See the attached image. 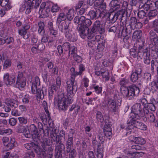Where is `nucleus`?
Instances as JSON below:
<instances>
[{
  "mask_svg": "<svg viewBox=\"0 0 158 158\" xmlns=\"http://www.w3.org/2000/svg\"><path fill=\"white\" fill-rule=\"evenodd\" d=\"M51 141L52 143L55 142V150L57 153L60 154L65 150V147L64 144L62 143V140L65 139V134L64 131L61 130L59 134H57L56 132H53L50 135Z\"/></svg>",
  "mask_w": 158,
  "mask_h": 158,
  "instance_id": "obj_1",
  "label": "nucleus"
},
{
  "mask_svg": "<svg viewBox=\"0 0 158 158\" xmlns=\"http://www.w3.org/2000/svg\"><path fill=\"white\" fill-rule=\"evenodd\" d=\"M122 98L118 95L114 94L113 99H110L108 102V110L111 112H115L118 111V106L121 104Z\"/></svg>",
  "mask_w": 158,
  "mask_h": 158,
  "instance_id": "obj_2",
  "label": "nucleus"
},
{
  "mask_svg": "<svg viewBox=\"0 0 158 158\" xmlns=\"http://www.w3.org/2000/svg\"><path fill=\"white\" fill-rule=\"evenodd\" d=\"M24 3L22 5L19 11L22 12L26 9V14H29L33 8H37L40 4L37 0H24Z\"/></svg>",
  "mask_w": 158,
  "mask_h": 158,
  "instance_id": "obj_3",
  "label": "nucleus"
},
{
  "mask_svg": "<svg viewBox=\"0 0 158 158\" xmlns=\"http://www.w3.org/2000/svg\"><path fill=\"white\" fill-rule=\"evenodd\" d=\"M132 111L134 114L133 117L136 119L143 117L145 114L148 112V111L145 109L144 106L140 103H136L134 104L132 106ZM131 115H133V113H131Z\"/></svg>",
  "mask_w": 158,
  "mask_h": 158,
  "instance_id": "obj_4",
  "label": "nucleus"
},
{
  "mask_svg": "<svg viewBox=\"0 0 158 158\" xmlns=\"http://www.w3.org/2000/svg\"><path fill=\"white\" fill-rule=\"evenodd\" d=\"M67 98L69 104L71 103L73 101V98L75 93L77 90V82H74L73 81L68 80L66 82Z\"/></svg>",
  "mask_w": 158,
  "mask_h": 158,
  "instance_id": "obj_5",
  "label": "nucleus"
},
{
  "mask_svg": "<svg viewBox=\"0 0 158 158\" xmlns=\"http://www.w3.org/2000/svg\"><path fill=\"white\" fill-rule=\"evenodd\" d=\"M56 24L58 25L59 30L64 33L66 38L71 41H74L73 38L72 37L71 33V31L69 28L70 22L69 21H65Z\"/></svg>",
  "mask_w": 158,
  "mask_h": 158,
  "instance_id": "obj_6",
  "label": "nucleus"
},
{
  "mask_svg": "<svg viewBox=\"0 0 158 158\" xmlns=\"http://www.w3.org/2000/svg\"><path fill=\"white\" fill-rule=\"evenodd\" d=\"M135 47L136 48H138L137 52L138 59H142L143 57L144 60H151L149 48H145L144 44L143 43H142L141 44H136Z\"/></svg>",
  "mask_w": 158,
  "mask_h": 158,
  "instance_id": "obj_7",
  "label": "nucleus"
},
{
  "mask_svg": "<svg viewBox=\"0 0 158 158\" xmlns=\"http://www.w3.org/2000/svg\"><path fill=\"white\" fill-rule=\"evenodd\" d=\"M73 136H69L65 144V155H69V158H74L77 154L76 150L73 147Z\"/></svg>",
  "mask_w": 158,
  "mask_h": 158,
  "instance_id": "obj_8",
  "label": "nucleus"
},
{
  "mask_svg": "<svg viewBox=\"0 0 158 158\" xmlns=\"http://www.w3.org/2000/svg\"><path fill=\"white\" fill-rule=\"evenodd\" d=\"M125 96L130 100L134 98L135 95H138L140 92L139 89L135 85H133L128 87L127 91Z\"/></svg>",
  "mask_w": 158,
  "mask_h": 158,
  "instance_id": "obj_9",
  "label": "nucleus"
},
{
  "mask_svg": "<svg viewBox=\"0 0 158 158\" xmlns=\"http://www.w3.org/2000/svg\"><path fill=\"white\" fill-rule=\"evenodd\" d=\"M91 31L93 33L98 31L101 34H103L105 32V25L102 23L99 20H97L94 23L93 27L91 29Z\"/></svg>",
  "mask_w": 158,
  "mask_h": 158,
  "instance_id": "obj_10",
  "label": "nucleus"
},
{
  "mask_svg": "<svg viewBox=\"0 0 158 158\" xmlns=\"http://www.w3.org/2000/svg\"><path fill=\"white\" fill-rule=\"evenodd\" d=\"M132 118L130 120L129 122V125H128L127 128H126L127 131L128 132L127 134H130L133 131V127L139 129L141 122H139L137 120L139 119H136L133 117V115H131Z\"/></svg>",
  "mask_w": 158,
  "mask_h": 158,
  "instance_id": "obj_11",
  "label": "nucleus"
},
{
  "mask_svg": "<svg viewBox=\"0 0 158 158\" xmlns=\"http://www.w3.org/2000/svg\"><path fill=\"white\" fill-rule=\"evenodd\" d=\"M69 104L67 98L64 97L63 95V97L59 96L58 105L60 110H66L68 107Z\"/></svg>",
  "mask_w": 158,
  "mask_h": 158,
  "instance_id": "obj_12",
  "label": "nucleus"
},
{
  "mask_svg": "<svg viewBox=\"0 0 158 158\" xmlns=\"http://www.w3.org/2000/svg\"><path fill=\"white\" fill-rule=\"evenodd\" d=\"M46 3L43 2L41 5L39 12L42 18H45L49 16L50 11V8L48 6L45 7Z\"/></svg>",
  "mask_w": 158,
  "mask_h": 158,
  "instance_id": "obj_13",
  "label": "nucleus"
},
{
  "mask_svg": "<svg viewBox=\"0 0 158 158\" xmlns=\"http://www.w3.org/2000/svg\"><path fill=\"white\" fill-rule=\"evenodd\" d=\"M3 80L7 86H10L14 84L15 81V77L14 75H10L9 73L4 74Z\"/></svg>",
  "mask_w": 158,
  "mask_h": 158,
  "instance_id": "obj_14",
  "label": "nucleus"
},
{
  "mask_svg": "<svg viewBox=\"0 0 158 158\" xmlns=\"http://www.w3.org/2000/svg\"><path fill=\"white\" fill-rule=\"evenodd\" d=\"M31 91L33 94H36L37 98L41 99H43L47 94V89L45 87H43L41 89L37 88L35 89L32 90Z\"/></svg>",
  "mask_w": 158,
  "mask_h": 158,
  "instance_id": "obj_15",
  "label": "nucleus"
},
{
  "mask_svg": "<svg viewBox=\"0 0 158 158\" xmlns=\"http://www.w3.org/2000/svg\"><path fill=\"white\" fill-rule=\"evenodd\" d=\"M30 130L31 132L32 137L35 140L40 139V136L36 127L34 124H31L30 127Z\"/></svg>",
  "mask_w": 158,
  "mask_h": 158,
  "instance_id": "obj_16",
  "label": "nucleus"
},
{
  "mask_svg": "<svg viewBox=\"0 0 158 158\" xmlns=\"http://www.w3.org/2000/svg\"><path fill=\"white\" fill-rule=\"evenodd\" d=\"M79 33L80 36L83 39L88 35H90L89 34V29L88 27H87L85 26H80L79 27Z\"/></svg>",
  "mask_w": 158,
  "mask_h": 158,
  "instance_id": "obj_17",
  "label": "nucleus"
},
{
  "mask_svg": "<svg viewBox=\"0 0 158 158\" xmlns=\"http://www.w3.org/2000/svg\"><path fill=\"white\" fill-rule=\"evenodd\" d=\"M149 38L152 44L156 46H158V37L153 31H151L149 33Z\"/></svg>",
  "mask_w": 158,
  "mask_h": 158,
  "instance_id": "obj_18",
  "label": "nucleus"
},
{
  "mask_svg": "<svg viewBox=\"0 0 158 158\" xmlns=\"http://www.w3.org/2000/svg\"><path fill=\"white\" fill-rule=\"evenodd\" d=\"M119 0H112L109 4V6L110 8L111 12V10L114 11L117 10L120 7Z\"/></svg>",
  "mask_w": 158,
  "mask_h": 158,
  "instance_id": "obj_19",
  "label": "nucleus"
},
{
  "mask_svg": "<svg viewBox=\"0 0 158 158\" xmlns=\"http://www.w3.org/2000/svg\"><path fill=\"white\" fill-rule=\"evenodd\" d=\"M143 118L144 121H147L150 123H155L156 119L154 115L152 113H149V111L147 114H146L144 116Z\"/></svg>",
  "mask_w": 158,
  "mask_h": 158,
  "instance_id": "obj_20",
  "label": "nucleus"
},
{
  "mask_svg": "<svg viewBox=\"0 0 158 158\" xmlns=\"http://www.w3.org/2000/svg\"><path fill=\"white\" fill-rule=\"evenodd\" d=\"M5 103V105L9 106L11 107L17 108L18 106L17 101L10 98H6Z\"/></svg>",
  "mask_w": 158,
  "mask_h": 158,
  "instance_id": "obj_21",
  "label": "nucleus"
},
{
  "mask_svg": "<svg viewBox=\"0 0 158 158\" xmlns=\"http://www.w3.org/2000/svg\"><path fill=\"white\" fill-rule=\"evenodd\" d=\"M141 73V71H139L138 70H135L132 73L131 76V80L133 82H135L137 81L138 79V76Z\"/></svg>",
  "mask_w": 158,
  "mask_h": 158,
  "instance_id": "obj_22",
  "label": "nucleus"
},
{
  "mask_svg": "<svg viewBox=\"0 0 158 158\" xmlns=\"http://www.w3.org/2000/svg\"><path fill=\"white\" fill-rule=\"evenodd\" d=\"M71 71V77L69 80L70 81H73L74 82H77L75 81V77L76 76L78 75H81V73L79 71V72H76L75 71V69L74 68H72L70 69Z\"/></svg>",
  "mask_w": 158,
  "mask_h": 158,
  "instance_id": "obj_23",
  "label": "nucleus"
},
{
  "mask_svg": "<svg viewBox=\"0 0 158 158\" xmlns=\"http://www.w3.org/2000/svg\"><path fill=\"white\" fill-rule=\"evenodd\" d=\"M26 80L16 81L15 87L22 90L26 86Z\"/></svg>",
  "mask_w": 158,
  "mask_h": 158,
  "instance_id": "obj_24",
  "label": "nucleus"
},
{
  "mask_svg": "<svg viewBox=\"0 0 158 158\" xmlns=\"http://www.w3.org/2000/svg\"><path fill=\"white\" fill-rule=\"evenodd\" d=\"M40 85V79L38 77H36L34 80L31 86V90L35 89L37 88V86H39Z\"/></svg>",
  "mask_w": 158,
  "mask_h": 158,
  "instance_id": "obj_25",
  "label": "nucleus"
},
{
  "mask_svg": "<svg viewBox=\"0 0 158 158\" xmlns=\"http://www.w3.org/2000/svg\"><path fill=\"white\" fill-rule=\"evenodd\" d=\"M87 38L89 40L88 42V45L91 48L93 47L96 44L95 37L89 35Z\"/></svg>",
  "mask_w": 158,
  "mask_h": 158,
  "instance_id": "obj_26",
  "label": "nucleus"
},
{
  "mask_svg": "<svg viewBox=\"0 0 158 158\" xmlns=\"http://www.w3.org/2000/svg\"><path fill=\"white\" fill-rule=\"evenodd\" d=\"M17 145V143L15 141V138H11L10 141H9L7 148L9 149H11L14 148L16 147Z\"/></svg>",
  "mask_w": 158,
  "mask_h": 158,
  "instance_id": "obj_27",
  "label": "nucleus"
},
{
  "mask_svg": "<svg viewBox=\"0 0 158 158\" xmlns=\"http://www.w3.org/2000/svg\"><path fill=\"white\" fill-rule=\"evenodd\" d=\"M126 12L125 9H122L118 11L115 14L116 16L118 17V19L121 20V21L122 20L123 17H124V15Z\"/></svg>",
  "mask_w": 158,
  "mask_h": 158,
  "instance_id": "obj_28",
  "label": "nucleus"
},
{
  "mask_svg": "<svg viewBox=\"0 0 158 158\" xmlns=\"http://www.w3.org/2000/svg\"><path fill=\"white\" fill-rule=\"evenodd\" d=\"M39 27L38 32L39 34H44L45 33L44 27L45 25L44 22L40 21L38 23Z\"/></svg>",
  "mask_w": 158,
  "mask_h": 158,
  "instance_id": "obj_29",
  "label": "nucleus"
},
{
  "mask_svg": "<svg viewBox=\"0 0 158 158\" xmlns=\"http://www.w3.org/2000/svg\"><path fill=\"white\" fill-rule=\"evenodd\" d=\"M67 17L66 15L63 13H60L56 21V23L63 22L66 19Z\"/></svg>",
  "mask_w": 158,
  "mask_h": 158,
  "instance_id": "obj_30",
  "label": "nucleus"
},
{
  "mask_svg": "<svg viewBox=\"0 0 158 158\" xmlns=\"http://www.w3.org/2000/svg\"><path fill=\"white\" fill-rule=\"evenodd\" d=\"M62 48L64 51H69L68 57L70 56V44L68 42H66L64 43L62 45Z\"/></svg>",
  "mask_w": 158,
  "mask_h": 158,
  "instance_id": "obj_31",
  "label": "nucleus"
},
{
  "mask_svg": "<svg viewBox=\"0 0 158 158\" xmlns=\"http://www.w3.org/2000/svg\"><path fill=\"white\" fill-rule=\"evenodd\" d=\"M105 43L104 42H102L98 44L97 46L98 52H99L100 56H102V52L105 48Z\"/></svg>",
  "mask_w": 158,
  "mask_h": 158,
  "instance_id": "obj_32",
  "label": "nucleus"
},
{
  "mask_svg": "<svg viewBox=\"0 0 158 158\" xmlns=\"http://www.w3.org/2000/svg\"><path fill=\"white\" fill-rule=\"evenodd\" d=\"M98 13H99V10H91L89 11V15L90 18L93 19L95 18H98Z\"/></svg>",
  "mask_w": 158,
  "mask_h": 158,
  "instance_id": "obj_33",
  "label": "nucleus"
},
{
  "mask_svg": "<svg viewBox=\"0 0 158 158\" xmlns=\"http://www.w3.org/2000/svg\"><path fill=\"white\" fill-rule=\"evenodd\" d=\"M74 10L73 9H70L67 13V18L69 20H71L74 16Z\"/></svg>",
  "mask_w": 158,
  "mask_h": 158,
  "instance_id": "obj_34",
  "label": "nucleus"
},
{
  "mask_svg": "<svg viewBox=\"0 0 158 158\" xmlns=\"http://www.w3.org/2000/svg\"><path fill=\"white\" fill-rule=\"evenodd\" d=\"M158 14V11L156 10H151L148 14V17L149 19H152L155 17Z\"/></svg>",
  "mask_w": 158,
  "mask_h": 158,
  "instance_id": "obj_35",
  "label": "nucleus"
},
{
  "mask_svg": "<svg viewBox=\"0 0 158 158\" xmlns=\"http://www.w3.org/2000/svg\"><path fill=\"white\" fill-rule=\"evenodd\" d=\"M103 132L104 135L107 137H109V139H110L112 135L111 129H103Z\"/></svg>",
  "mask_w": 158,
  "mask_h": 158,
  "instance_id": "obj_36",
  "label": "nucleus"
},
{
  "mask_svg": "<svg viewBox=\"0 0 158 158\" xmlns=\"http://www.w3.org/2000/svg\"><path fill=\"white\" fill-rule=\"evenodd\" d=\"M96 119L98 122L103 123L104 121V118L102 113L100 111H97L96 113Z\"/></svg>",
  "mask_w": 158,
  "mask_h": 158,
  "instance_id": "obj_37",
  "label": "nucleus"
},
{
  "mask_svg": "<svg viewBox=\"0 0 158 158\" xmlns=\"http://www.w3.org/2000/svg\"><path fill=\"white\" fill-rule=\"evenodd\" d=\"M11 7V6L8 5L6 7H2L0 10V16L2 17L5 14L6 12L10 10Z\"/></svg>",
  "mask_w": 158,
  "mask_h": 158,
  "instance_id": "obj_38",
  "label": "nucleus"
},
{
  "mask_svg": "<svg viewBox=\"0 0 158 158\" xmlns=\"http://www.w3.org/2000/svg\"><path fill=\"white\" fill-rule=\"evenodd\" d=\"M144 107L148 111L149 110L153 111H154L156 110V107L152 103L147 104L146 105L144 106Z\"/></svg>",
  "mask_w": 158,
  "mask_h": 158,
  "instance_id": "obj_39",
  "label": "nucleus"
},
{
  "mask_svg": "<svg viewBox=\"0 0 158 158\" xmlns=\"http://www.w3.org/2000/svg\"><path fill=\"white\" fill-rule=\"evenodd\" d=\"M144 81L145 83H148L151 81V75L150 73H144L143 77Z\"/></svg>",
  "mask_w": 158,
  "mask_h": 158,
  "instance_id": "obj_40",
  "label": "nucleus"
},
{
  "mask_svg": "<svg viewBox=\"0 0 158 158\" xmlns=\"http://www.w3.org/2000/svg\"><path fill=\"white\" fill-rule=\"evenodd\" d=\"M134 142L136 144L141 145H143L145 143L144 139L140 137H135Z\"/></svg>",
  "mask_w": 158,
  "mask_h": 158,
  "instance_id": "obj_41",
  "label": "nucleus"
},
{
  "mask_svg": "<svg viewBox=\"0 0 158 158\" xmlns=\"http://www.w3.org/2000/svg\"><path fill=\"white\" fill-rule=\"evenodd\" d=\"M41 146L44 150L46 151L47 150V146H48V139L47 138H44L43 139V141L42 142Z\"/></svg>",
  "mask_w": 158,
  "mask_h": 158,
  "instance_id": "obj_42",
  "label": "nucleus"
},
{
  "mask_svg": "<svg viewBox=\"0 0 158 158\" xmlns=\"http://www.w3.org/2000/svg\"><path fill=\"white\" fill-rule=\"evenodd\" d=\"M57 49L58 50V52L59 53V55L60 56H61V55H62L61 58H63L64 59H65L66 58H67L66 57H65V58L63 57L64 55L65 54V52H64V53H63V48H62V45H58L57 46Z\"/></svg>",
  "mask_w": 158,
  "mask_h": 158,
  "instance_id": "obj_43",
  "label": "nucleus"
},
{
  "mask_svg": "<svg viewBox=\"0 0 158 158\" xmlns=\"http://www.w3.org/2000/svg\"><path fill=\"white\" fill-rule=\"evenodd\" d=\"M137 20L135 17H133L131 18L129 24L130 27L131 29H133V27H134V26L137 23Z\"/></svg>",
  "mask_w": 158,
  "mask_h": 158,
  "instance_id": "obj_44",
  "label": "nucleus"
},
{
  "mask_svg": "<svg viewBox=\"0 0 158 158\" xmlns=\"http://www.w3.org/2000/svg\"><path fill=\"white\" fill-rule=\"evenodd\" d=\"M149 85L152 90L153 91H157L158 92V85L156 83L155 81L152 82Z\"/></svg>",
  "mask_w": 158,
  "mask_h": 158,
  "instance_id": "obj_45",
  "label": "nucleus"
},
{
  "mask_svg": "<svg viewBox=\"0 0 158 158\" xmlns=\"http://www.w3.org/2000/svg\"><path fill=\"white\" fill-rule=\"evenodd\" d=\"M150 5L148 3V2L146 3L145 2V3L143 4H140L139 5V9H143L144 10L148 11L150 8Z\"/></svg>",
  "mask_w": 158,
  "mask_h": 158,
  "instance_id": "obj_46",
  "label": "nucleus"
},
{
  "mask_svg": "<svg viewBox=\"0 0 158 158\" xmlns=\"http://www.w3.org/2000/svg\"><path fill=\"white\" fill-rule=\"evenodd\" d=\"M123 5L125 6V5H126V15L127 16V14L128 13V11L130 13H130L132 11V6H131L130 5H129L128 3L126 1H124L123 3Z\"/></svg>",
  "mask_w": 158,
  "mask_h": 158,
  "instance_id": "obj_47",
  "label": "nucleus"
},
{
  "mask_svg": "<svg viewBox=\"0 0 158 158\" xmlns=\"http://www.w3.org/2000/svg\"><path fill=\"white\" fill-rule=\"evenodd\" d=\"M135 13H137V15L140 19H143L146 15V13L143 10H139L138 12L135 11L134 12L135 14Z\"/></svg>",
  "mask_w": 158,
  "mask_h": 158,
  "instance_id": "obj_48",
  "label": "nucleus"
},
{
  "mask_svg": "<svg viewBox=\"0 0 158 158\" xmlns=\"http://www.w3.org/2000/svg\"><path fill=\"white\" fill-rule=\"evenodd\" d=\"M35 146L36 145L33 142H30L24 144V147L28 150H31L32 148Z\"/></svg>",
  "mask_w": 158,
  "mask_h": 158,
  "instance_id": "obj_49",
  "label": "nucleus"
},
{
  "mask_svg": "<svg viewBox=\"0 0 158 158\" xmlns=\"http://www.w3.org/2000/svg\"><path fill=\"white\" fill-rule=\"evenodd\" d=\"M106 27L109 32L115 33L117 30L116 27L114 26H112L110 25H108Z\"/></svg>",
  "mask_w": 158,
  "mask_h": 158,
  "instance_id": "obj_50",
  "label": "nucleus"
},
{
  "mask_svg": "<svg viewBox=\"0 0 158 158\" xmlns=\"http://www.w3.org/2000/svg\"><path fill=\"white\" fill-rule=\"evenodd\" d=\"M11 62L9 59H7L6 60L3 64V68L4 69H6L11 66Z\"/></svg>",
  "mask_w": 158,
  "mask_h": 158,
  "instance_id": "obj_51",
  "label": "nucleus"
},
{
  "mask_svg": "<svg viewBox=\"0 0 158 158\" xmlns=\"http://www.w3.org/2000/svg\"><path fill=\"white\" fill-rule=\"evenodd\" d=\"M152 27L154 31L158 33V19H156L153 21Z\"/></svg>",
  "mask_w": 158,
  "mask_h": 158,
  "instance_id": "obj_52",
  "label": "nucleus"
},
{
  "mask_svg": "<svg viewBox=\"0 0 158 158\" xmlns=\"http://www.w3.org/2000/svg\"><path fill=\"white\" fill-rule=\"evenodd\" d=\"M35 154L32 151L29 152L25 153L24 158H34Z\"/></svg>",
  "mask_w": 158,
  "mask_h": 158,
  "instance_id": "obj_53",
  "label": "nucleus"
},
{
  "mask_svg": "<svg viewBox=\"0 0 158 158\" xmlns=\"http://www.w3.org/2000/svg\"><path fill=\"white\" fill-rule=\"evenodd\" d=\"M2 141L4 145L7 148L10 141L9 137L7 136L3 137L2 139Z\"/></svg>",
  "mask_w": 158,
  "mask_h": 158,
  "instance_id": "obj_54",
  "label": "nucleus"
},
{
  "mask_svg": "<svg viewBox=\"0 0 158 158\" xmlns=\"http://www.w3.org/2000/svg\"><path fill=\"white\" fill-rule=\"evenodd\" d=\"M11 114L13 116L15 117L20 116L21 114V113L19 111L15 109H12L11 110Z\"/></svg>",
  "mask_w": 158,
  "mask_h": 158,
  "instance_id": "obj_55",
  "label": "nucleus"
},
{
  "mask_svg": "<svg viewBox=\"0 0 158 158\" xmlns=\"http://www.w3.org/2000/svg\"><path fill=\"white\" fill-rule=\"evenodd\" d=\"M135 46L134 48H131L130 50V55L134 58H136L137 56V53L136 49L135 48Z\"/></svg>",
  "mask_w": 158,
  "mask_h": 158,
  "instance_id": "obj_56",
  "label": "nucleus"
},
{
  "mask_svg": "<svg viewBox=\"0 0 158 158\" xmlns=\"http://www.w3.org/2000/svg\"><path fill=\"white\" fill-rule=\"evenodd\" d=\"M73 56L74 60L77 63H79L82 62V58L80 56L77 55V54H74Z\"/></svg>",
  "mask_w": 158,
  "mask_h": 158,
  "instance_id": "obj_57",
  "label": "nucleus"
},
{
  "mask_svg": "<svg viewBox=\"0 0 158 158\" xmlns=\"http://www.w3.org/2000/svg\"><path fill=\"white\" fill-rule=\"evenodd\" d=\"M19 123L21 124H26L27 123V118L23 117H19L18 118Z\"/></svg>",
  "mask_w": 158,
  "mask_h": 158,
  "instance_id": "obj_58",
  "label": "nucleus"
},
{
  "mask_svg": "<svg viewBox=\"0 0 158 158\" xmlns=\"http://www.w3.org/2000/svg\"><path fill=\"white\" fill-rule=\"evenodd\" d=\"M23 133L27 138H30L32 136V134L30 133V131L27 127L26 128L24 131Z\"/></svg>",
  "mask_w": 158,
  "mask_h": 158,
  "instance_id": "obj_59",
  "label": "nucleus"
},
{
  "mask_svg": "<svg viewBox=\"0 0 158 158\" xmlns=\"http://www.w3.org/2000/svg\"><path fill=\"white\" fill-rule=\"evenodd\" d=\"M38 150H39V151L36 152L37 154V156L39 158H42L43 156L46 152H45V151L44 149H42L40 148Z\"/></svg>",
  "mask_w": 158,
  "mask_h": 158,
  "instance_id": "obj_60",
  "label": "nucleus"
},
{
  "mask_svg": "<svg viewBox=\"0 0 158 158\" xmlns=\"http://www.w3.org/2000/svg\"><path fill=\"white\" fill-rule=\"evenodd\" d=\"M26 80V79L23 77V72H19L18 73V76L16 81Z\"/></svg>",
  "mask_w": 158,
  "mask_h": 158,
  "instance_id": "obj_61",
  "label": "nucleus"
},
{
  "mask_svg": "<svg viewBox=\"0 0 158 158\" xmlns=\"http://www.w3.org/2000/svg\"><path fill=\"white\" fill-rule=\"evenodd\" d=\"M151 70L152 72L154 71V69L157 68L158 66V62L156 61L152 60L151 61Z\"/></svg>",
  "mask_w": 158,
  "mask_h": 158,
  "instance_id": "obj_62",
  "label": "nucleus"
},
{
  "mask_svg": "<svg viewBox=\"0 0 158 158\" xmlns=\"http://www.w3.org/2000/svg\"><path fill=\"white\" fill-rule=\"evenodd\" d=\"M103 149H98L97 151V158H103Z\"/></svg>",
  "mask_w": 158,
  "mask_h": 158,
  "instance_id": "obj_63",
  "label": "nucleus"
},
{
  "mask_svg": "<svg viewBox=\"0 0 158 158\" xmlns=\"http://www.w3.org/2000/svg\"><path fill=\"white\" fill-rule=\"evenodd\" d=\"M141 37V35L139 31H135L133 34L132 38L135 39H139Z\"/></svg>",
  "mask_w": 158,
  "mask_h": 158,
  "instance_id": "obj_64",
  "label": "nucleus"
}]
</instances>
